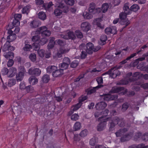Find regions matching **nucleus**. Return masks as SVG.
I'll return each mask as SVG.
<instances>
[{"instance_id": "obj_41", "label": "nucleus", "mask_w": 148, "mask_h": 148, "mask_svg": "<svg viewBox=\"0 0 148 148\" xmlns=\"http://www.w3.org/2000/svg\"><path fill=\"white\" fill-rule=\"evenodd\" d=\"M30 7L28 6H25L22 10V12L23 14H28L30 11Z\"/></svg>"}, {"instance_id": "obj_33", "label": "nucleus", "mask_w": 148, "mask_h": 148, "mask_svg": "<svg viewBox=\"0 0 148 148\" xmlns=\"http://www.w3.org/2000/svg\"><path fill=\"white\" fill-rule=\"evenodd\" d=\"M50 79V78L49 75L47 74L44 75L42 78V81L45 83H48Z\"/></svg>"}, {"instance_id": "obj_35", "label": "nucleus", "mask_w": 148, "mask_h": 148, "mask_svg": "<svg viewBox=\"0 0 148 148\" xmlns=\"http://www.w3.org/2000/svg\"><path fill=\"white\" fill-rule=\"evenodd\" d=\"M40 45L39 42H34L33 43L32 45V48L33 47L34 49L37 51L40 48Z\"/></svg>"}, {"instance_id": "obj_34", "label": "nucleus", "mask_w": 148, "mask_h": 148, "mask_svg": "<svg viewBox=\"0 0 148 148\" xmlns=\"http://www.w3.org/2000/svg\"><path fill=\"white\" fill-rule=\"evenodd\" d=\"M24 75L18 72L16 75V79L18 82L21 81L24 77Z\"/></svg>"}, {"instance_id": "obj_20", "label": "nucleus", "mask_w": 148, "mask_h": 148, "mask_svg": "<svg viewBox=\"0 0 148 148\" xmlns=\"http://www.w3.org/2000/svg\"><path fill=\"white\" fill-rule=\"evenodd\" d=\"M119 23L122 25H125L122 27V29H123L130 24V22L128 20V18H127L124 20H121Z\"/></svg>"}, {"instance_id": "obj_39", "label": "nucleus", "mask_w": 148, "mask_h": 148, "mask_svg": "<svg viewBox=\"0 0 148 148\" xmlns=\"http://www.w3.org/2000/svg\"><path fill=\"white\" fill-rule=\"evenodd\" d=\"M48 41V39L45 38L43 37L40 39L39 42L40 45H43L45 44Z\"/></svg>"}, {"instance_id": "obj_4", "label": "nucleus", "mask_w": 148, "mask_h": 148, "mask_svg": "<svg viewBox=\"0 0 148 148\" xmlns=\"http://www.w3.org/2000/svg\"><path fill=\"white\" fill-rule=\"evenodd\" d=\"M36 33L38 34H41L44 37H48L51 34L50 31L48 30L47 27L46 26H42L37 28Z\"/></svg>"}, {"instance_id": "obj_19", "label": "nucleus", "mask_w": 148, "mask_h": 148, "mask_svg": "<svg viewBox=\"0 0 148 148\" xmlns=\"http://www.w3.org/2000/svg\"><path fill=\"white\" fill-rule=\"evenodd\" d=\"M112 77L113 78H116L117 76H119L121 74V72L115 68H112Z\"/></svg>"}, {"instance_id": "obj_3", "label": "nucleus", "mask_w": 148, "mask_h": 148, "mask_svg": "<svg viewBox=\"0 0 148 148\" xmlns=\"http://www.w3.org/2000/svg\"><path fill=\"white\" fill-rule=\"evenodd\" d=\"M106 119H107V121H109V130L110 132L114 130L115 126L119 124L120 121L119 119L116 116L113 118L107 117Z\"/></svg>"}, {"instance_id": "obj_30", "label": "nucleus", "mask_w": 148, "mask_h": 148, "mask_svg": "<svg viewBox=\"0 0 148 148\" xmlns=\"http://www.w3.org/2000/svg\"><path fill=\"white\" fill-rule=\"evenodd\" d=\"M39 18L43 21L45 20L47 18V16L45 12H40L38 14Z\"/></svg>"}, {"instance_id": "obj_59", "label": "nucleus", "mask_w": 148, "mask_h": 148, "mask_svg": "<svg viewBox=\"0 0 148 148\" xmlns=\"http://www.w3.org/2000/svg\"><path fill=\"white\" fill-rule=\"evenodd\" d=\"M16 84V80L15 79H10L8 83V86L11 87Z\"/></svg>"}, {"instance_id": "obj_52", "label": "nucleus", "mask_w": 148, "mask_h": 148, "mask_svg": "<svg viewBox=\"0 0 148 148\" xmlns=\"http://www.w3.org/2000/svg\"><path fill=\"white\" fill-rule=\"evenodd\" d=\"M74 0H64V2L67 5H73L75 3Z\"/></svg>"}, {"instance_id": "obj_2", "label": "nucleus", "mask_w": 148, "mask_h": 148, "mask_svg": "<svg viewBox=\"0 0 148 148\" xmlns=\"http://www.w3.org/2000/svg\"><path fill=\"white\" fill-rule=\"evenodd\" d=\"M123 87H113L110 91L109 92L111 93H118L120 95H123L126 94L128 97L134 96L135 94L134 91L130 90L128 91L127 89H125Z\"/></svg>"}, {"instance_id": "obj_37", "label": "nucleus", "mask_w": 148, "mask_h": 148, "mask_svg": "<svg viewBox=\"0 0 148 148\" xmlns=\"http://www.w3.org/2000/svg\"><path fill=\"white\" fill-rule=\"evenodd\" d=\"M139 76V72H136L135 73H134L132 76V77H132L130 78L129 79V80L130 82L135 81L136 79V77H137L138 76Z\"/></svg>"}, {"instance_id": "obj_49", "label": "nucleus", "mask_w": 148, "mask_h": 148, "mask_svg": "<svg viewBox=\"0 0 148 148\" xmlns=\"http://www.w3.org/2000/svg\"><path fill=\"white\" fill-rule=\"evenodd\" d=\"M32 49V46L31 45L27 44H25L24 47L23 48L25 51H29Z\"/></svg>"}, {"instance_id": "obj_18", "label": "nucleus", "mask_w": 148, "mask_h": 148, "mask_svg": "<svg viewBox=\"0 0 148 148\" xmlns=\"http://www.w3.org/2000/svg\"><path fill=\"white\" fill-rule=\"evenodd\" d=\"M52 73V75L53 77H57L61 76L63 74V72L60 69H56L55 71Z\"/></svg>"}, {"instance_id": "obj_26", "label": "nucleus", "mask_w": 148, "mask_h": 148, "mask_svg": "<svg viewBox=\"0 0 148 148\" xmlns=\"http://www.w3.org/2000/svg\"><path fill=\"white\" fill-rule=\"evenodd\" d=\"M69 66L68 64L62 62V63H60L59 65V67L60 69L63 72V71L67 69Z\"/></svg>"}, {"instance_id": "obj_63", "label": "nucleus", "mask_w": 148, "mask_h": 148, "mask_svg": "<svg viewBox=\"0 0 148 148\" xmlns=\"http://www.w3.org/2000/svg\"><path fill=\"white\" fill-rule=\"evenodd\" d=\"M22 17L21 14H15L14 16V18H13L14 19H17L19 21L21 18Z\"/></svg>"}, {"instance_id": "obj_61", "label": "nucleus", "mask_w": 148, "mask_h": 148, "mask_svg": "<svg viewBox=\"0 0 148 148\" xmlns=\"http://www.w3.org/2000/svg\"><path fill=\"white\" fill-rule=\"evenodd\" d=\"M45 51L43 49H40L38 51V53L39 56L43 58L44 56Z\"/></svg>"}, {"instance_id": "obj_64", "label": "nucleus", "mask_w": 148, "mask_h": 148, "mask_svg": "<svg viewBox=\"0 0 148 148\" xmlns=\"http://www.w3.org/2000/svg\"><path fill=\"white\" fill-rule=\"evenodd\" d=\"M83 15L85 18L88 19L91 18L92 17V15L88 13H86L85 15H84V13Z\"/></svg>"}, {"instance_id": "obj_55", "label": "nucleus", "mask_w": 148, "mask_h": 148, "mask_svg": "<svg viewBox=\"0 0 148 148\" xmlns=\"http://www.w3.org/2000/svg\"><path fill=\"white\" fill-rule=\"evenodd\" d=\"M9 69H8L7 68L4 67L1 71V73L3 75H5L9 73Z\"/></svg>"}, {"instance_id": "obj_42", "label": "nucleus", "mask_w": 148, "mask_h": 148, "mask_svg": "<svg viewBox=\"0 0 148 148\" xmlns=\"http://www.w3.org/2000/svg\"><path fill=\"white\" fill-rule=\"evenodd\" d=\"M131 11H133L136 12L139 9V6L137 4H133L130 7Z\"/></svg>"}, {"instance_id": "obj_11", "label": "nucleus", "mask_w": 148, "mask_h": 148, "mask_svg": "<svg viewBox=\"0 0 148 148\" xmlns=\"http://www.w3.org/2000/svg\"><path fill=\"white\" fill-rule=\"evenodd\" d=\"M91 25L90 24L87 22H84L81 23V28L84 32L87 33L90 29Z\"/></svg>"}, {"instance_id": "obj_53", "label": "nucleus", "mask_w": 148, "mask_h": 148, "mask_svg": "<svg viewBox=\"0 0 148 148\" xmlns=\"http://www.w3.org/2000/svg\"><path fill=\"white\" fill-rule=\"evenodd\" d=\"M59 50L60 51L62 54L63 55L68 52L69 50V49L61 47L60 48Z\"/></svg>"}, {"instance_id": "obj_54", "label": "nucleus", "mask_w": 148, "mask_h": 148, "mask_svg": "<svg viewBox=\"0 0 148 148\" xmlns=\"http://www.w3.org/2000/svg\"><path fill=\"white\" fill-rule=\"evenodd\" d=\"M101 112L102 114H103V115L101 117H103V119L105 117H106L108 115V113L109 112V111L107 109H106L104 110H103L102 111H101Z\"/></svg>"}, {"instance_id": "obj_50", "label": "nucleus", "mask_w": 148, "mask_h": 148, "mask_svg": "<svg viewBox=\"0 0 148 148\" xmlns=\"http://www.w3.org/2000/svg\"><path fill=\"white\" fill-rule=\"evenodd\" d=\"M88 133V132L86 129H85L82 131L79 134V135L81 137H84L86 136Z\"/></svg>"}, {"instance_id": "obj_16", "label": "nucleus", "mask_w": 148, "mask_h": 148, "mask_svg": "<svg viewBox=\"0 0 148 148\" xmlns=\"http://www.w3.org/2000/svg\"><path fill=\"white\" fill-rule=\"evenodd\" d=\"M103 86L102 85H99L98 86L96 87H93L91 89H88L86 90V92H87V95H90L92 94L95 92L96 91V88H99L103 87Z\"/></svg>"}, {"instance_id": "obj_48", "label": "nucleus", "mask_w": 148, "mask_h": 148, "mask_svg": "<svg viewBox=\"0 0 148 148\" xmlns=\"http://www.w3.org/2000/svg\"><path fill=\"white\" fill-rule=\"evenodd\" d=\"M25 90L27 92L31 93L34 92V88L31 85H29L26 86Z\"/></svg>"}, {"instance_id": "obj_21", "label": "nucleus", "mask_w": 148, "mask_h": 148, "mask_svg": "<svg viewBox=\"0 0 148 148\" xmlns=\"http://www.w3.org/2000/svg\"><path fill=\"white\" fill-rule=\"evenodd\" d=\"M100 40L99 42V44L103 45L106 43V41L107 40V37L106 35L103 34L100 36Z\"/></svg>"}, {"instance_id": "obj_51", "label": "nucleus", "mask_w": 148, "mask_h": 148, "mask_svg": "<svg viewBox=\"0 0 148 148\" xmlns=\"http://www.w3.org/2000/svg\"><path fill=\"white\" fill-rule=\"evenodd\" d=\"M62 62L64 63L68 64L69 66L71 64V59L70 58L68 57H65L63 59Z\"/></svg>"}, {"instance_id": "obj_10", "label": "nucleus", "mask_w": 148, "mask_h": 148, "mask_svg": "<svg viewBox=\"0 0 148 148\" xmlns=\"http://www.w3.org/2000/svg\"><path fill=\"white\" fill-rule=\"evenodd\" d=\"M13 27H9V29L8 30L7 33L9 35L7 37V39L8 40L6 42L8 41L10 42L15 40L16 37V36L15 33H13V31L11 30L12 29Z\"/></svg>"}, {"instance_id": "obj_47", "label": "nucleus", "mask_w": 148, "mask_h": 148, "mask_svg": "<svg viewBox=\"0 0 148 148\" xmlns=\"http://www.w3.org/2000/svg\"><path fill=\"white\" fill-rule=\"evenodd\" d=\"M62 10L57 8L55 10L54 13L56 16H59L62 14Z\"/></svg>"}, {"instance_id": "obj_29", "label": "nucleus", "mask_w": 148, "mask_h": 148, "mask_svg": "<svg viewBox=\"0 0 148 148\" xmlns=\"http://www.w3.org/2000/svg\"><path fill=\"white\" fill-rule=\"evenodd\" d=\"M130 138V136L129 134L124 135L121 138V141L122 142H124L129 140Z\"/></svg>"}, {"instance_id": "obj_46", "label": "nucleus", "mask_w": 148, "mask_h": 148, "mask_svg": "<svg viewBox=\"0 0 148 148\" xmlns=\"http://www.w3.org/2000/svg\"><path fill=\"white\" fill-rule=\"evenodd\" d=\"M30 60L32 62H35L36 61V55L34 53H31L29 56Z\"/></svg>"}, {"instance_id": "obj_17", "label": "nucleus", "mask_w": 148, "mask_h": 148, "mask_svg": "<svg viewBox=\"0 0 148 148\" xmlns=\"http://www.w3.org/2000/svg\"><path fill=\"white\" fill-rule=\"evenodd\" d=\"M55 38L53 37H51L49 40V42L47 45V48L48 51H49L50 49L53 48L54 46L55 43V41H54Z\"/></svg>"}, {"instance_id": "obj_60", "label": "nucleus", "mask_w": 148, "mask_h": 148, "mask_svg": "<svg viewBox=\"0 0 148 148\" xmlns=\"http://www.w3.org/2000/svg\"><path fill=\"white\" fill-rule=\"evenodd\" d=\"M40 38V36L39 35H35L32 37V40L34 42H39V40Z\"/></svg>"}, {"instance_id": "obj_62", "label": "nucleus", "mask_w": 148, "mask_h": 148, "mask_svg": "<svg viewBox=\"0 0 148 148\" xmlns=\"http://www.w3.org/2000/svg\"><path fill=\"white\" fill-rule=\"evenodd\" d=\"M141 138L143 140L147 141L148 140V132L146 133L142 136Z\"/></svg>"}, {"instance_id": "obj_12", "label": "nucleus", "mask_w": 148, "mask_h": 148, "mask_svg": "<svg viewBox=\"0 0 148 148\" xmlns=\"http://www.w3.org/2000/svg\"><path fill=\"white\" fill-rule=\"evenodd\" d=\"M41 24V22L39 20L36 19L30 22L29 25L31 28H35L38 27Z\"/></svg>"}, {"instance_id": "obj_25", "label": "nucleus", "mask_w": 148, "mask_h": 148, "mask_svg": "<svg viewBox=\"0 0 148 148\" xmlns=\"http://www.w3.org/2000/svg\"><path fill=\"white\" fill-rule=\"evenodd\" d=\"M148 146H145V145L142 143L138 145H133L129 147L128 148H147Z\"/></svg>"}, {"instance_id": "obj_44", "label": "nucleus", "mask_w": 148, "mask_h": 148, "mask_svg": "<svg viewBox=\"0 0 148 148\" xmlns=\"http://www.w3.org/2000/svg\"><path fill=\"white\" fill-rule=\"evenodd\" d=\"M81 127V123L78 122H77L74 125V130L76 131L80 129Z\"/></svg>"}, {"instance_id": "obj_23", "label": "nucleus", "mask_w": 148, "mask_h": 148, "mask_svg": "<svg viewBox=\"0 0 148 148\" xmlns=\"http://www.w3.org/2000/svg\"><path fill=\"white\" fill-rule=\"evenodd\" d=\"M80 61L79 59H75L71 62L70 65V67L72 68H76L79 64Z\"/></svg>"}, {"instance_id": "obj_5", "label": "nucleus", "mask_w": 148, "mask_h": 148, "mask_svg": "<svg viewBox=\"0 0 148 148\" xmlns=\"http://www.w3.org/2000/svg\"><path fill=\"white\" fill-rule=\"evenodd\" d=\"M79 47L82 50H86L89 54H91L93 53L94 45L92 43L88 42L86 45L84 44H82L80 45Z\"/></svg>"}, {"instance_id": "obj_57", "label": "nucleus", "mask_w": 148, "mask_h": 148, "mask_svg": "<svg viewBox=\"0 0 148 148\" xmlns=\"http://www.w3.org/2000/svg\"><path fill=\"white\" fill-rule=\"evenodd\" d=\"M85 51H83L82 50L81 52V53L80 55V56L81 58L82 59H84L86 58L87 56V55L88 53H87L86 50H84Z\"/></svg>"}, {"instance_id": "obj_1", "label": "nucleus", "mask_w": 148, "mask_h": 148, "mask_svg": "<svg viewBox=\"0 0 148 148\" xmlns=\"http://www.w3.org/2000/svg\"><path fill=\"white\" fill-rule=\"evenodd\" d=\"M15 49V47L10 45L9 42H6L2 48V51L4 52L3 56L8 60L13 59L14 54L12 51H13Z\"/></svg>"}, {"instance_id": "obj_32", "label": "nucleus", "mask_w": 148, "mask_h": 148, "mask_svg": "<svg viewBox=\"0 0 148 148\" xmlns=\"http://www.w3.org/2000/svg\"><path fill=\"white\" fill-rule=\"evenodd\" d=\"M76 37L79 39H82L83 38V35L82 32L79 30H77L75 32Z\"/></svg>"}, {"instance_id": "obj_45", "label": "nucleus", "mask_w": 148, "mask_h": 148, "mask_svg": "<svg viewBox=\"0 0 148 148\" xmlns=\"http://www.w3.org/2000/svg\"><path fill=\"white\" fill-rule=\"evenodd\" d=\"M18 72L23 74L24 75V74L26 72V70L24 68V66H20L18 69Z\"/></svg>"}, {"instance_id": "obj_9", "label": "nucleus", "mask_w": 148, "mask_h": 148, "mask_svg": "<svg viewBox=\"0 0 148 148\" xmlns=\"http://www.w3.org/2000/svg\"><path fill=\"white\" fill-rule=\"evenodd\" d=\"M27 73L32 76H39L41 73V70L38 68H34L31 67L28 69Z\"/></svg>"}, {"instance_id": "obj_22", "label": "nucleus", "mask_w": 148, "mask_h": 148, "mask_svg": "<svg viewBox=\"0 0 148 148\" xmlns=\"http://www.w3.org/2000/svg\"><path fill=\"white\" fill-rule=\"evenodd\" d=\"M29 82L32 85L37 84L38 82V79L34 76H31L29 78Z\"/></svg>"}, {"instance_id": "obj_24", "label": "nucleus", "mask_w": 148, "mask_h": 148, "mask_svg": "<svg viewBox=\"0 0 148 148\" xmlns=\"http://www.w3.org/2000/svg\"><path fill=\"white\" fill-rule=\"evenodd\" d=\"M9 73H10L8 77H11L15 75V74L16 73L17 69L15 68L12 67L9 69Z\"/></svg>"}, {"instance_id": "obj_14", "label": "nucleus", "mask_w": 148, "mask_h": 148, "mask_svg": "<svg viewBox=\"0 0 148 148\" xmlns=\"http://www.w3.org/2000/svg\"><path fill=\"white\" fill-rule=\"evenodd\" d=\"M107 104L104 102L101 101L97 103L95 106V108L97 110H103L107 106Z\"/></svg>"}, {"instance_id": "obj_31", "label": "nucleus", "mask_w": 148, "mask_h": 148, "mask_svg": "<svg viewBox=\"0 0 148 148\" xmlns=\"http://www.w3.org/2000/svg\"><path fill=\"white\" fill-rule=\"evenodd\" d=\"M69 39H71L72 40H75L76 38L75 33L73 32L69 31L67 33Z\"/></svg>"}, {"instance_id": "obj_8", "label": "nucleus", "mask_w": 148, "mask_h": 148, "mask_svg": "<svg viewBox=\"0 0 148 148\" xmlns=\"http://www.w3.org/2000/svg\"><path fill=\"white\" fill-rule=\"evenodd\" d=\"M101 100L105 101H109L115 100L117 98L118 96L116 95H112L110 94H104L100 95Z\"/></svg>"}, {"instance_id": "obj_13", "label": "nucleus", "mask_w": 148, "mask_h": 148, "mask_svg": "<svg viewBox=\"0 0 148 148\" xmlns=\"http://www.w3.org/2000/svg\"><path fill=\"white\" fill-rule=\"evenodd\" d=\"M105 33L107 34H112L114 35L116 34L117 31L116 27H113L112 28L108 27L105 29Z\"/></svg>"}, {"instance_id": "obj_6", "label": "nucleus", "mask_w": 148, "mask_h": 148, "mask_svg": "<svg viewBox=\"0 0 148 148\" xmlns=\"http://www.w3.org/2000/svg\"><path fill=\"white\" fill-rule=\"evenodd\" d=\"M98 121H100V123L97 126V130L98 131L101 132L105 128L107 120L106 118L103 119V117H101L98 119Z\"/></svg>"}, {"instance_id": "obj_36", "label": "nucleus", "mask_w": 148, "mask_h": 148, "mask_svg": "<svg viewBox=\"0 0 148 148\" xmlns=\"http://www.w3.org/2000/svg\"><path fill=\"white\" fill-rule=\"evenodd\" d=\"M109 5L107 3H103L101 7V11H102L103 13H105L107 11Z\"/></svg>"}, {"instance_id": "obj_43", "label": "nucleus", "mask_w": 148, "mask_h": 148, "mask_svg": "<svg viewBox=\"0 0 148 148\" xmlns=\"http://www.w3.org/2000/svg\"><path fill=\"white\" fill-rule=\"evenodd\" d=\"M128 15L125 12H122L119 14V17L120 20H124L128 18H127V15Z\"/></svg>"}, {"instance_id": "obj_7", "label": "nucleus", "mask_w": 148, "mask_h": 148, "mask_svg": "<svg viewBox=\"0 0 148 148\" xmlns=\"http://www.w3.org/2000/svg\"><path fill=\"white\" fill-rule=\"evenodd\" d=\"M96 4L94 3L90 4L88 8V12L89 13L93 14H98L101 12V9L99 8H96Z\"/></svg>"}, {"instance_id": "obj_40", "label": "nucleus", "mask_w": 148, "mask_h": 148, "mask_svg": "<svg viewBox=\"0 0 148 148\" xmlns=\"http://www.w3.org/2000/svg\"><path fill=\"white\" fill-rule=\"evenodd\" d=\"M130 104L127 102L124 103L122 105L121 110L123 112H125L130 106Z\"/></svg>"}, {"instance_id": "obj_58", "label": "nucleus", "mask_w": 148, "mask_h": 148, "mask_svg": "<svg viewBox=\"0 0 148 148\" xmlns=\"http://www.w3.org/2000/svg\"><path fill=\"white\" fill-rule=\"evenodd\" d=\"M79 117V116L76 114H75L71 116V119L73 121H77V120Z\"/></svg>"}, {"instance_id": "obj_15", "label": "nucleus", "mask_w": 148, "mask_h": 148, "mask_svg": "<svg viewBox=\"0 0 148 148\" xmlns=\"http://www.w3.org/2000/svg\"><path fill=\"white\" fill-rule=\"evenodd\" d=\"M131 5L128 2H127L124 4L123 7V10L124 12L127 13L128 14H130L131 13V11L130 6Z\"/></svg>"}, {"instance_id": "obj_38", "label": "nucleus", "mask_w": 148, "mask_h": 148, "mask_svg": "<svg viewBox=\"0 0 148 148\" xmlns=\"http://www.w3.org/2000/svg\"><path fill=\"white\" fill-rule=\"evenodd\" d=\"M135 55L131 54L129 56L127 57L125 59L123 60L121 62H120V63L121 64H124L126 63L127 62V61L129 60H130L134 57Z\"/></svg>"}, {"instance_id": "obj_56", "label": "nucleus", "mask_w": 148, "mask_h": 148, "mask_svg": "<svg viewBox=\"0 0 148 148\" xmlns=\"http://www.w3.org/2000/svg\"><path fill=\"white\" fill-rule=\"evenodd\" d=\"M82 105V104H81L79 102L78 103L73 106L72 110L74 111H76L81 107Z\"/></svg>"}, {"instance_id": "obj_28", "label": "nucleus", "mask_w": 148, "mask_h": 148, "mask_svg": "<svg viewBox=\"0 0 148 148\" xmlns=\"http://www.w3.org/2000/svg\"><path fill=\"white\" fill-rule=\"evenodd\" d=\"M13 21L12 22V26L10 25V27H13L12 29L14 27H18L20 25V22L17 19H13Z\"/></svg>"}, {"instance_id": "obj_27", "label": "nucleus", "mask_w": 148, "mask_h": 148, "mask_svg": "<svg viewBox=\"0 0 148 148\" xmlns=\"http://www.w3.org/2000/svg\"><path fill=\"white\" fill-rule=\"evenodd\" d=\"M57 68V67L54 65H51L49 66L46 69L47 71V73H50L51 72L53 73L55 71V70H56V69Z\"/></svg>"}]
</instances>
